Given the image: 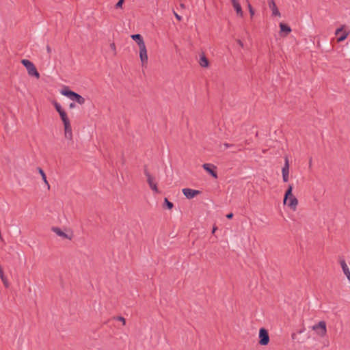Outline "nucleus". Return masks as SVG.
Returning <instances> with one entry per match:
<instances>
[{"label": "nucleus", "instance_id": "nucleus-16", "mask_svg": "<svg viewBox=\"0 0 350 350\" xmlns=\"http://www.w3.org/2000/svg\"><path fill=\"white\" fill-rule=\"evenodd\" d=\"M230 1H231L232 5L234 9L235 10L237 15H239V16H243V12L242 10L241 6L239 2L238 1V0H230Z\"/></svg>", "mask_w": 350, "mask_h": 350}, {"label": "nucleus", "instance_id": "nucleus-27", "mask_svg": "<svg viewBox=\"0 0 350 350\" xmlns=\"http://www.w3.org/2000/svg\"><path fill=\"white\" fill-rule=\"evenodd\" d=\"M174 16L178 20V21H181L182 18L180 16H179L177 13H176L175 12H174Z\"/></svg>", "mask_w": 350, "mask_h": 350}, {"label": "nucleus", "instance_id": "nucleus-6", "mask_svg": "<svg viewBox=\"0 0 350 350\" xmlns=\"http://www.w3.org/2000/svg\"><path fill=\"white\" fill-rule=\"evenodd\" d=\"M21 64L26 68L27 72L31 76H34L37 79L40 77V74L38 72L34 64L28 59H22Z\"/></svg>", "mask_w": 350, "mask_h": 350}, {"label": "nucleus", "instance_id": "nucleus-13", "mask_svg": "<svg viewBox=\"0 0 350 350\" xmlns=\"http://www.w3.org/2000/svg\"><path fill=\"white\" fill-rule=\"evenodd\" d=\"M280 35L282 37H286L287 35H288L291 32V27L283 23H280Z\"/></svg>", "mask_w": 350, "mask_h": 350}, {"label": "nucleus", "instance_id": "nucleus-2", "mask_svg": "<svg viewBox=\"0 0 350 350\" xmlns=\"http://www.w3.org/2000/svg\"><path fill=\"white\" fill-rule=\"evenodd\" d=\"M64 124V136L68 140L72 139V130L70 121L66 112L64 111L59 114Z\"/></svg>", "mask_w": 350, "mask_h": 350}, {"label": "nucleus", "instance_id": "nucleus-20", "mask_svg": "<svg viewBox=\"0 0 350 350\" xmlns=\"http://www.w3.org/2000/svg\"><path fill=\"white\" fill-rule=\"evenodd\" d=\"M0 278H1L3 283L4 284V285L5 286H8L9 284L8 281L4 275L3 270L1 266H0Z\"/></svg>", "mask_w": 350, "mask_h": 350}, {"label": "nucleus", "instance_id": "nucleus-25", "mask_svg": "<svg viewBox=\"0 0 350 350\" xmlns=\"http://www.w3.org/2000/svg\"><path fill=\"white\" fill-rule=\"evenodd\" d=\"M248 8H249V11H250V13L251 14V16H254V10H253L252 7L251 6L250 4L248 5Z\"/></svg>", "mask_w": 350, "mask_h": 350}, {"label": "nucleus", "instance_id": "nucleus-17", "mask_svg": "<svg viewBox=\"0 0 350 350\" xmlns=\"http://www.w3.org/2000/svg\"><path fill=\"white\" fill-rule=\"evenodd\" d=\"M39 184H40V186L43 189L49 190L50 186H49L48 180H46V176H42L41 183H40Z\"/></svg>", "mask_w": 350, "mask_h": 350}, {"label": "nucleus", "instance_id": "nucleus-4", "mask_svg": "<svg viewBox=\"0 0 350 350\" xmlns=\"http://www.w3.org/2000/svg\"><path fill=\"white\" fill-rule=\"evenodd\" d=\"M315 335L319 338H324L327 335V324L325 321H321L311 327Z\"/></svg>", "mask_w": 350, "mask_h": 350}, {"label": "nucleus", "instance_id": "nucleus-34", "mask_svg": "<svg viewBox=\"0 0 350 350\" xmlns=\"http://www.w3.org/2000/svg\"><path fill=\"white\" fill-rule=\"evenodd\" d=\"M216 230H217V228L214 227L213 229L212 233H214Z\"/></svg>", "mask_w": 350, "mask_h": 350}, {"label": "nucleus", "instance_id": "nucleus-8", "mask_svg": "<svg viewBox=\"0 0 350 350\" xmlns=\"http://www.w3.org/2000/svg\"><path fill=\"white\" fill-rule=\"evenodd\" d=\"M147 182L150 189L156 193H160L161 191L158 187V181L156 176H148Z\"/></svg>", "mask_w": 350, "mask_h": 350}, {"label": "nucleus", "instance_id": "nucleus-28", "mask_svg": "<svg viewBox=\"0 0 350 350\" xmlns=\"http://www.w3.org/2000/svg\"><path fill=\"white\" fill-rule=\"evenodd\" d=\"M233 217V214L232 213H228L227 215H226V217L228 219H232Z\"/></svg>", "mask_w": 350, "mask_h": 350}, {"label": "nucleus", "instance_id": "nucleus-21", "mask_svg": "<svg viewBox=\"0 0 350 350\" xmlns=\"http://www.w3.org/2000/svg\"><path fill=\"white\" fill-rule=\"evenodd\" d=\"M53 105H54V107H55L56 111L58 112L59 114L61 113L62 112L64 111V110L63 109V108L62 107L60 104H59L58 103L55 102L53 103Z\"/></svg>", "mask_w": 350, "mask_h": 350}, {"label": "nucleus", "instance_id": "nucleus-18", "mask_svg": "<svg viewBox=\"0 0 350 350\" xmlns=\"http://www.w3.org/2000/svg\"><path fill=\"white\" fill-rule=\"evenodd\" d=\"M282 175H288L289 173V164L288 159L287 157H285V164L282 170Z\"/></svg>", "mask_w": 350, "mask_h": 350}, {"label": "nucleus", "instance_id": "nucleus-10", "mask_svg": "<svg viewBox=\"0 0 350 350\" xmlns=\"http://www.w3.org/2000/svg\"><path fill=\"white\" fill-rule=\"evenodd\" d=\"M335 34L336 36L340 35V36L337 39V41L338 42H340L344 41L347 38L349 35V31H345L344 29V26H342L336 30Z\"/></svg>", "mask_w": 350, "mask_h": 350}, {"label": "nucleus", "instance_id": "nucleus-15", "mask_svg": "<svg viewBox=\"0 0 350 350\" xmlns=\"http://www.w3.org/2000/svg\"><path fill=\"white\" fill-rule=\"evenodd\" d=\"M203 167L205 170L206 172L211 175H217V171L216 170V167L211 163H206L203 165Z\"/></svg>", "mask_w": 350, "mask_h": 350}, {"label": "nucleus", "instance_id": "nucleus-29", "mask_svg": "<svg viewBox=\"0 0 350 350\" xmlns=\"http://www.w3.org/2000/svg\"><path fill=\"white\" fill-rule=\"evenodd\" d=\"M38 172H39L40 175H44V173L43 170L41 168L38 169Z\"/></svg>", "mask_w": 350, "mask_h": 350}, {"label": "nucleus", "instance_id": "nucleus-9", "mask_svg": "<svg viewBox=\"0 0 350 350\" xmlns=\"http://www.w3.org/2000/svg\"><path fill=\"white\" fill-rule=\"evenodd\" d=\"M139 56L140 59V62L142 66H144L148 63V53L146 46L144 48L139 49Z\"/></svg>", "mask_w": 350, "mask_h": 350}, {"label": "nucleus", "instance_id": "nucleus-22", "mask_svg": "<svg viewBox=\"0 0 350 350\" xmlns=\"http://www.w3.org/2000/svg\"><path fill=\"white\" fill-rule=\"evenodd\" d=\"M164 204L166 206V207L171 210L173 206H174V204L173 203H172L171 202H170L167 198H165L164 199Z\"/></svg>", "mask_w": 350, "mask_h": 350}, {"label": "nucleus", "instance_id": "nucleus-32", "mask_svg": "<svg viewBox=\"0 0 350 350\" xmlns=\"http://www.w3.org/2000/svg\"><path fill=\"white\" fill-rule=\"evenodd\" d=\"M46 51L48 53H51V49L49 46H46Z\"/></svg>", "mask_w": 350, "mask_h": 350}, {"label": "nucleus", "instance_id": "nucleus-11", "mask_svg": "<svg viewBox=\"0 0 350 350\" xmlns=\"http://www.w3.org/2000/svg\"><path fill=\"white\" fill-rule=\"evenodd\" d=\"M183 193L187 198L191 199L194 198L196 196L200 194V191L198 190L191 189L189 188H185L183 189Z\"/></svg>", "mask_w": 350, "mask_h": 350}, {"label": "nucleus", "instance_id": "nucleus-30", "mask_svg": "<svg viewBox=\"0 0 350 350\" xmlns=\"http://www.w3.org/2000/svg\"><path fill=\"white\" fill-rule=\"evenodd\" d=\"M288 177L289 176H283V180L284 182H288Z\"/></svg>", "mask_w": 350, "mask_h": 350}, {"label": "nucleus", "instance_id": "nucleus-5", "mask_svg": "<svg viewBox=\"0 0 350 350\" xmlns=\"http://www.w3.org/2000/svg\"><path fill=\"white\" fill-rule=\"evenodd\" d=\"M61 94L64 96H67L70 100L76 101L77 103L80 105H83L85 103V100L83 97L68 89L63 90L61 92Z\"/></svg>", "mask_w": 350, "mask_h": 350}, {"label": "nucleus", "instance_id": "nucleus-7", "mask_svg": "<svg viewBox=\"0 0 350 350\" xmlns=\"http://www.w3.org/2000/svg\"><path fill=\"white\" fill-rule=\"evenodd\" d=\"M269 342L270 338L267 329L264 327L260 328L258 332V344L260 346H267Z\"/></svg>", "mask_w": 350, "mask_h": 350}, {"label": "nucleus", "instance_id": "nucleus-19", "mask_svg": "<svg viewBox=\"0 0 350 350\" xmlns=\"http://www.w3.org/2000/svg\"><path fill=\"white\" fill-rule=\"evenodd\" d=\"M199 64L202 67L206 68L208 66V60L204 55H202L200 59Z\"/></svg>", "mask_w": 350, "mask_h": 350}, {"label": "nucleus", "instance_id": "nucleus-26", "mask_svg": "<svg viewBox=\"0 0 350 350\" xmlns=\"http://www.w3.org/2000/svg\"><path fill=\"white\" fill-rule=\"evenodd\" d=\"M236 41H237V43L239 45L240 47H241V48L244 47V44H243V42L240 39H237Z\"/></svg>", "mask_w": 350, "mask_h": 350}, {"label": "nucleus", "instance_id": "nucleus-3", "mask_svg": "<svg viewBox=\"0 0 350 350\" xmlns=\"http://www.w3.org/2000/svg\"><path fill=\"white\" fill-rule=\"evenodd\" d=\"M51 230L58 237L64 240L70 241L74 237L73 232L69 228H61L59 227H53Z\"/></svg>", "mask_w": 350, "mask_h": 350}, {"label": "nucleus", "instance_id": "nucleus-24", "mask_svg": "<svg viewBox=\"0 0 350 350\" xmlns=\"http://www.w3.org/2000/svg\"><path fill=\"white\" fill-rule=\"evenodd\" d=\"M124 1V0H119L118 2L116 3V7L117 8H122Z\"/></svg>", "mask_w": 350, "mask_h": 350}, {"label": "nucleus", "instance_id": "nucleus-33", "mask_svg": "<svg viewBox=\"0 0 350 350\" xmlns=\"http://www.w3.org/2000/svg\"><path fill=\"white\" fill-rule=\"evenodd\" d=\"M70 108H73V107H75V104L71 103V104L70 105Z\"/></svg>", "mask_w": 350, "mask_h": 350}, {"label": "nucleus", "instance_id": "nucleus-12", "mask_svg": "<svg viewBox=\"0 0 350 350\" xmlns=\"http://www.w3.org/2000/svg\"><path fill=\"white\" fill-rule=\"evenodd\" d=\"M131 38L135 40L139 49L146 47V44L142 36L140 34H133L131 36Z\"/></svg>", "mask_w": 350, "mask_h": 350}, {"label": "nucleus", "instance_id": "nucleus-23", "mask_svg": "<svg viewBox=\"0 0 350 350\" xmlns=\"http://www.w3.org/2000/svg\"><path fill=\"white\" fill-rule=\"evenodd\" d=\"M117 320H118V321H120V323H122L123 325H125V324H126V320H125V319H124V317H117Z\"/></svg>", "mask_w": 350, "mask_h": 350}, {"label": "nucleus", "instance_id": "nucleus-31", "mask_svg": "<svg viewBox=\"0 0 350 350\" xmlns=\"http://www.w3.org/2000/svg\"><path fill=\"white\" fill-rule=\"evenodd\" d=\"M111 48L113 49V50H116V46H115V44L114 43H112L111 44Z\"/></svg>", "mask_w": 350, "mask_h": 350}, {"label": "nucleus", "instance_id": "nucleus-1", "mask_svg": "<svg viewBox=\"0 0 350 350\" xmlns=\"http://www.w3.org/2000/svg\"><path fill=\"white\" fill-rule=\"evenodd\" d=\"M293 185H289L284 198V204L287 205L291 210L295 211L298 204V200L292 193Z\"/></svg>", "mask_w": 350, "mask_h": 350}, {"label": "nucleus", "instance_id": "nucleus-14", "mask_svg": "<svg viewBox=\"0 0 350 350\" xmlns=\"http://www.w3.org/2000/svg\"><path fill=\"white\" fill-rule=\"evenodd\" d=\"M269 7L272 12V16L280 17L281 14L273 0H269Z\"/></svg>", "mask_w": 350, "mask_h": 350}]
</instances>
